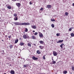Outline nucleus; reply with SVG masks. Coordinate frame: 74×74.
Here are the masks:
<instances>
[{
	"instance_id": "obj_1",
	"label": "nucleus",
	"mask_w": 74,
	"mask_h": 74,
	"mask_svg": "<svg viewBox=\"0 0 74 74\" xmlns=\"http://www.w3.org/2000/svg\"><path fill=\"white\" fill-rule=\"evenodd\" d=\"M13 23H14L15 25H29L30 24L29 23H20L19 22H14Z\"/></svg>"
},
{
	"instance_id": "obj_2",
	"label": "nucleus",
	"mask_w": 74,
	"mask_h": 74,
	"mask_svg": "<svg viewBox=\"0 0 74 74\" xmlns=\"http://www.w3.org/2000/svg\"><path fill=\"white\" fill-rule=\"evenodd\" d=\"M38 33L40 37L42 38V37H43V34H42L40 32H38Z\"/></svg>"
},
{
	"instance_id": "obj_3",
	"label": "nucleus",
	"mask_w": 74,
	"mask_h": 74,
	"mask_svg": "<svg viewBox=\"0 0 74 74\" xmlns=\"http://www.w3.org/2000/svg\"><path fill=\"white\" fill-rule=\"evenodd\" d=\"M53 54L54 56H57V55H58V53L56 51H54L53 52Z\"/></svg>"
},
{
	"instance_id": "obj_4",
	"label": "nucleus",
	"mask_w": 74,
	"mask_h": 74,
	"mask_svg": "<svg viewBox=\"0 0 74 74\" xmlns=\"http://www.w3.org/2000/svg\"><path fill=\"white\" fill-rule=\"evenodd\" d=\"M16 5L18 8H19V7H21V3H16Z\"/></svg>"
},
{
	"instance_id": "obj_5",
	"label": "nucleus",
	"mask_w": 74,
	"mask_h": 74,
	"mask_svg": "<svg viewBox=\"0 0 74 74\" xmlns=\"http://www.w3.org/2000/svg\"><path fill=\"white\" fill-rule=\"evenodd\" d=\"M32 59H33V60H38V58H36L34 56H33L32 57Z\"/></svg>"
},
{
	"instance_id": "obj_6",
	"label": "nucleus",
	"mask_w": 74,
	"mask_h": 74,
	"mask_svg": "<svg viewBox=\"0 0 74 74\" xmlns=\"http://www.w3.org/2000/svg\"><path fill=\"white\" fill-rule=\"evenodd\" d=\"M23 38L24 39H26V38H27V36H26V35H23Z\"/></svg>"
},
{
	"instance_id": "obj_7",
	"label": "nucleus",
	"mask_w": 74,
	"mask_h": 74,
	"mask_svg": "<svg viewBox=\"0 0 74 74\" xmlns=\"http://www.w3.org/2000/svg\"><path fill=\"white\" fill-rule=\"evenodd\" d=\"M39 42L41 44L43 45L44 44H45V43H44V41H42V40H40L39 41Z\"/></svg>"
},
{
	"instance_id": "obj_8",
	"label": "nucleus",
	"mask_w": 74,
	"mask_h": 74,
	"mask_svg": "<svg viewBox=\"0 0 74 74\" xmlns=\"http://www.w3.org/2000/svg\"><path fill=\"white\" fill-rule=\"evenodd\" d=\"M31 27L32 29H34L37 28V27H36V25H32Z\"/></svg>"
},
{
	"instance_id": "obj_9",
	"label": "nucleus",
	"mask_w": 74,
	"mask_h": 74,
	"mask_svg": "<svg viewBox=\"0 0 74 74\" xmlns=\"http://www.w3.org/2000/svg\"><path fill=\"white\" fill-rule=\"evenodd\" d=\"M52 62H51L50 63V64H53L56 63V61H52Z\"/></svg>"
},
{
	"instance_id": "obj_10",
	"label": "nucleus",
	"mask_w": 74,
	"mask_h": 74,
	"mask_svg": "<svg viewBox=\"0 0 74 74\" xmlns=\"http://www.w3.org/2000/svg\"><path fill=\"white\" fill-rule=\"evenodd\" d=\"M32 39H34L35 40H36V37L34 36L33 35L32 36Z\"/></svg>"
},
{
	"instance_id": "obj_11",
	"label": "nucleus",
	"mask_w": 74,
	"mask_h": 74,
	"mask_svg": "<svg viewBox=\"0 0 74 74\" xmlns=\"http://www.w3.org/2000/svg\"><path fill=\"white\" fill-rule=\"evenodd\" d=\"M10 73L12 74H14L15 72L14 71L11 70L10 71Z\"/></svg>"
},
{
	"instance_id": "obj_12",
	"label": "nucleus",
	"mask_w": 74,
	"mask_h": 74,
	"mask_svg": "<svg viewBox=\"0 0 74 74\" xmlns=\"http://www.w3.org/2000/svg\"><path fill=\"white\" fill-rule=\"evenodd\" d=\"M47 7L48 8H50L52 7V6L51 5H47Z\"/></svg>"
},
{
	"instance_id": "obj_13",
	"label": "nucleus",
	"mask_w": 74,
	"mask_h": 74,
	"mask_svg": "<svg viewBox=\"0 0 74 74\" xmlns=\"http://www.w3.org/2000/svg\"><path fill=\"white\" fill-rule=\"evenodd\" d=\"M63 41V40H59L58 42H57V43H60V42H62Z\"/></svg>"
},
{
	"instance_id": "obj_14",
	"label": "nucleus",
	"mask_w": 74,
	"mask_h": 74,
	"mask_svg": "<svg viewBox=\"0 0 74 74\" xmlns=\"http://www.w3.org/2000/svg\"><path fill=\"white\" fill-rule=\"evenodd\" d=\"M25 44H24V43H23L22 42H21L19 44V45H20L21 46H23V45Z\"/></svg>"
},
{
	"instance_id": "obj_15",
	"label": "nucleus",
	"mask_w": 74,
	"mask_h": 74,
	"mask_svg": "<svg viewBox=\"0 0 74 74\" xmlns=\"http://www.w3.org/2000/svg\"><path fill=\"white\" fill-rule=\"evenodd\" d=\"M39 47L40 48V49H42L44 48V47L42 46H39Z\"/></svg>"
},
{
	"instance_id": "obj_16",
	"label": "nucleus",
	"mask_w": 74,
	"mask_h": 74,
	"mask_svg": "<svg viewBox=\"0 0 74 74\" xmlns=\"http://www.w3.org/2000/svg\"><path fill=\"white\" fill-rule=\"evenodd\" d=\"M36 53H38V54H40V53H41V52H40V51L38 50L36 51Z\"/></svg>"
},
{
	"instance_id": "obj_17",
	"label": "nucleus",
	"mask_w": 74,
	"mask_h": 74,
	"mask_svg": "<svg viewBox=\"0 0 74 74\" xmlns=\"http://www.w3.org/2000/svg\"><path fill=\"white\" fill-rule=\"evenodd\" d=\"M27 45L28 47H32V45H31V44L30 43H28Z\"/></svg>"
},
{
	"instance_id": "obj_18",
	"label": "nucleus",
	"mask_w": 74,
	"mask_h": 74,
	"mask_svg": "<svg viewBox=\"0 0 74 74\" xmlns=\"http://www.w3.org/2000/svg\"><path fill=\"white\" fill-rule=\"evenodd\" d=\"M63 45H64V44L63 43H62L61 45L60 46V47H61V48H63Z\"/></svg>"
},
{
	"instance_id": "obj_19",
	"label": "nucleus",
	"mask_w": 74,
	"mask_h": 74,
	"mask_svg": "<svg viewBox=\"0 0 74 74\" xmlns=\"http://www.w3.org/2000/svg\"><path fill=\"white\" fill-rule=\"evenodd\" d=\"M14 21H17L18 20V17H15L14 18Z\"/></svg>"
},
{
	"instance_id": "obj_20",
	"label": "nucleus",
	"mask_w": 74,
	"mask_h": 74,
	"mask_svg": "<svg viewBox=\"0 0 74 74\" xmlns=\"http://www.w3.org/2000/svg\"><path fill=\"white\" fill-rule=\"evenodd\" d=\"M71 37H74V34L73 33H72L71 34Z\"/></svg>"
},
{
	"instance_id": "obj_21",
	"label": "nucleus",
	"mask_w": 74,
	"mask_h": 74,
	"mask_svg": "<svg viewBox=\"0 0 74 74\" xmlns=\"http://www.w3.org/2000/svg\"><path fill=\"white\" fill-rule=\"evenodd\" d=\"M18 39L16 40L15 41V44H16V43H17V42H18Z\"/></svg>"
},
{
	"instance_id": "obj_22",
	"label": "nucleus",
	"mask_w": 74,
	"mask_h": 74,
	"mask_svg": "<svg viewBox=\"0 0 74 74\" xmlns=\"http://www.w3.org/2000/svg\"><path fill=\"white\" fill-rule=\"evenodd\" d=\"M27 66H28V64H27L26 65H24V68H25V67H27Z\"/></svg>"
},
{
	"instance_id": "obj_23",
	"label": "nucleus",
	"mask_w": 74,
	"mask_h": 74,
	"mask_svg": "<svg viewBox=\"0 0 74 74\" xmlns=\"http://www.w3.org/2000/svg\"><path fill=\"white\" fill-rule=\"evenodd\" d=\"M13 16H15V17H16V16H17V14H16V13H14L13 14Z\"/></svg>"
},
{
	"instance_id": "obj_24",
	"label": "nucleus",
	"mask_w": 74,
	"mask_h": 74,
	"mask_svg": "<svg viewBox=\"0 0 74 74\" xmlns=\"http://www.w3.org/2000/svg\"><path fill=\"white\" fill-rule=\"evenodd\" d=\"M25 32H28V29H27V28H25Z\"/></svg>"
},
{
	"instance_id": "obj_25",
	"label": "nucleus",
	"mask_w": 74,
	"mask_h": 74,
	"mask_svg": "<svg viewBox=\"0 0 74 74\" xmlns=\"http://www.w3.org/2000/svg\"><path fill=\"white\" fill-rule=\"evenodd\" d=\"M45 56V55L42 57V59L43 60H45V59H46Z\"/></svg>"
},
{
	"instance_id": "obj_26",
	"label": "nucleus",
	"mask_w": 74,
	"mask_h": 74,
	"mask_svg": "<svg viewBox=\"0 0 74 74\" xmlns=\"http://www.w3.org/2000/svg\"><path fill=\"white\" fill-rule=\"evenodd\" d=\"M67 73V71H64V74H66Z\"/></svg>"
},
{
	"instance_id": "obj_27",
	"label": "nucleus",
	"mask_w": 74,
	"mask_h": 74,
	"mask_svg": "<svg viewBox=\"0 0 74 74\" xmlns=\"http://www.w3.org/2000/svg\"><path fill=\"white\" fill-rule=\"evenodd\" d=\"M65 15H66V16H68V15H69V13L67 12H66L65 13Z\"/></svg>"
},
{
	"instance_id": "obj_28",
	"label": "nucleus",
	"mask_w": 74,
	"mask_h": 74,
	"mask_svg": "<svg viewBox=\"0 0 74 74\" xmlns=\"http://www.w3.org/2000/svg\"><path fill=\"white\" fill-rule=\"evenodd\" d=\"M51 21L52 22H54V21H55V19H51Z\"/></svg>"
},
{
	"instance_id": "obj_29",
	"label": "nucleus",
	"mask_w": 74,
	"mask_h": 74,
	"mask_svg": "<svg viewBox=\"0 0 74 74\" xmlns=\"http://www.w3.org/2000/svg\"><path fill=\"white\" fill-rule=\"evenodd\" d=\"M7 8H8V9H11V7L10 6H8Z\"/></svg>"
},
{
	"instance_id": "obj_30",
	"label": "nucleus",
	"mask_w": 74,
	"mask_h": 74,
	"mask_svg": "<svg viewBox=\"0 0 74 74\" xmlns=\"http://www.w3.org/2000/svg\"><path fill=\"white\" fill-rule=\"evenodd\" d=\"M72 69L73 71H74V67L73 66H72Z\"/></svg>"
},
{
	"instance_id": "obj_31",
	"label": "nucleus",
	"mask_w": 74,
	"mask_h": 74,
	"mask_svg": "<svg viewBox=\"0 0 74 74\" xmlns=\"http://www.w3.org/2000/svg\"><path fill=\"white\" fill-rule=\"evenodd\" d=\"M51 26L52 27H55V25H54V24H51Z\"/></svg>"
},
{
	"instance_id": "obj_32",
	"label": "nucleus",
	"mask_w": 74,
	"mask_h": 74,
	"mask_svg": "<svg viewBox=\"0 0 74 74\" xmlns=\"http://www.w3.org/2000/svg\"><path fill=\"white\" fill-rule=\"evenodd\" d=\"M37 34H38V32H36L34 34V35H35V36H36V35H37Z\"/></svg>"
},
{
	"instance_id": "obj_33",
	"label": "nucleus",
	"mask_w": 74,
	"mask_h": 74,
	"mask_svg": "<svg viewBox=\"0 0 74 74\" xmlns=\"http://www.w3.org/2000/svg\"><path fill=\"white\" fill-rule=\"evenodd\" d=\"M12 47H13V46H12V45H11L9 47L10 48H12Z\"/></svg>"
},
{
	"instance_id": "obj_34",
	"label": "nucleus",
	"mask_w": 74,
	"mask_h": 74,
	"mask_svg": "<svg viewBox=\"0 0 74 74\" xmlns=\"http://www.w3.org/2000/svg\"><path fill=\"white\" fill-rule=\"evenodd\" d=\"M57 36H60V34L59 33H57L56 34Z\"/></svg>"
},
{
	"instance_id": "obj_35",
	"label": "nucleus",
	"mask_w": 74,
	"mask_h": 74,
	"mask_svg": "<svg viewBox=\"0 0 74 74\" xmlns=\"http://www.w3.org/2000/svg\"><path fill=\"white\" fill-rule=\"evenodd\" d=\"M69 30L70 32L72 30V28H71L69 29Z\"/></svg>"
},
{
	"instance_id": "obj_36",
	"label": "nucleus",
	"mask_w": 74,
	"mask_h": 74,
	"mask_svg": "<svg viewBox=\"0 0 74 74\" xmlns=\"http://www.w3.org/2000/svg\"><path fill=\"white\" fill-rule=\"evenodd\" d=\"M43 10H44V9L43 8H41L40 9V10H41V11H42Z\"/></svg>"
},
{
	"instance_id": "obj_37",
	"label": "nucleus",
	"mask_w": 74,
	"mask_h": 74,
	"mask_svg": "<svg viewBox=\"0 0 74 74\" xmlns=\"http://www.w3.org/2000/svg\"><path fill=\"white\" fill-rule=\"evenodd\" d=\"M19 40H20V41H22V38H20L19 39Z\"/></svg>"
},
{
	"instance_id": "obj_38",
	"label": "nucleus",
	"mask_w": 74,
	"mask_h": 74,
	"mask_svg": "<svg viewBox=\"0 0 74 74\" xmlns=\"http://www.w3.org/2000/svg\"><path fill=\"white\" fill-rule=\"evenodd\" d=\"M11 36L10 35V36H8V38H9V39L11 38Z\"/></svg>"
},
{
	"instance_id": "obj_39",
	"label": "nucleus",
	"mask_w": 74,
	"mask_h": 74,
	"mask_svg": "<svg viewBox=\"0 0 74 74\" xmlns=\"http://www.w3.org/2000/svg\"><path fill=\"white\" fill-rule=\"evenodd\" d=\"M29 4L30 5H31V4H32V2H31V1L29 2Z\"/></svg>"
},
{
	"instance_id": "obj_40",
	"label": "nucleus",
	"mask_w": 74,
	"mask_h": 74,
	"mask_svg": "<svg viewBox=\"0 0 74 74\" xmlns=\"http://www.w3.org/2000/svg\"><path fill=\"white\" fill-rule=\"evenodd\" d=\"M12 1H16L17 0H12Z\"/></svg>"
},
{
	"instance_id": "obj_41",
	"label": "nucleus",
	"mask_w": 74,
	"mask_h": 74,
	"mask_svg": "<svg viewBox=\"0 0 74 74\" xmlns=\"http://www.w3.org/2000/svg\"><path fill=\"white\" fill-rule=\"evenodd\" d=\"M7 59H10V57H8V58H7Z\"/></svg>"
},
{
	"instance_id": "obj_42",
	"label": "nucleus",
	"mask_w": 74,
	"mask_h": 74,
	"mask_svg": "<svg viewBox=\"0 0 74 74\" xmlns=\"http://www.w3.org/2000/svg\"><path fill=\"white\" fill-rule=\"evenodd\" d=\"M72 5L73 7L74 6V3L72 4Z\"/></svg>"
},
{
	"instance_id": "obj_43",
	"label": "nucleus",
	"mask_w": 74,
	"mask_h": 74,
	"mask_svg": "<svg viewBox=\"0 0 74 74\" xmlns=\"http://www.w3.org/2000/svg\"><path fill=\"white\" fill-rule=\"evenodd\" d=\"M27 38H29V36H27Z\"/></svg>"
},
{
	"instance_id": "obj_44",
	"label": "nucleus",
	"mask_w": 74,
	"mask_h": 74,
	"mask_svg": "<svg viewBox=\"0 0 74 74\" xmlns=\"http://www.w3.org/2000/svg\"><path fill=\"white\" fill-rule=\"evenodd\" d=\"M33 45H35V46H36V44H34Z\"/></svg>"
},
{
	"instance_id": "obj_45",
	"label": "nucleus",
	"mask_w": 74,
	"mask_h": 74,
	"mask_svg": "<svg viewBox=\"0 0 74 74\" xmlns=\"http://www.w3.org/2000/svg\"><path fill=\"white\" fill-rule=\"evenodd\" d=\"M5 37H6V38H7V35L5 36Z\"/></svg>"
},
{
	"instance_id": "obj_46",
	"label": "nucleus",
	"mask_w": 74,
	"mask_h": 74,
	"mask_svg": "<svg viewBox=\"0 0 74 74\" xmlns=\"http://www.w3.org/2000/svg\"><path fill=\"white\" fill-rule=\"evenodd\" d=\"M52 60H53V61H53V58H52Z\"/></svg>"
},
{
	"instance_id": "obj_47",
	"label": "nucleus",
	"mask_w": 74,
	"mask_h": 74,
	"mask_svg": "<svg viewBox=\"0 0 74 74\" xmlns=\"http://www.w3.org/2000/svg\"><path fill=\"white\" fill-rule=\"evenodd\" d=\"M9 66H11V64H9Z\"/></svg>"
},
{
	"instance_id": "obj_48",
	"label": "nucleus",
	"mask_w": 74,
	"mask_h": 74,
	"mask_svg": "<svg viewBox=\"0 0 74 74\" xmlns=\"http://www.w3.org/2000/svg\"><path fill=\"white\" fill-rule=\"evenodd\" d=\"M34 32H35V31H34V30L33 31V32L34 33Z\"/></svg>"
},
{
	"instance_id": "obj_49",
	"label": "nucleus",
	"mask_w": 74,
	"mask_h": 74,
	"mask_svg": "<svg viewBox=\"0 0 74 74\" xmlns=\"http://www.w3.org/2000/svg\"><path fill=\"white\" fill-rule=\"evenodd\" d=\"M2 41H4V40H2Z\"/></svg>"
},
{
	"instance_id": "obj_50",
	"label": "nucleus",
	"mask_w": 74,
	"mask_h": 74,
	"mask_svg": "<svg viewBox=\"0 0 74 74\" xmlns=\"http://www.w3.org/2000/svg\"><path fill=\"white\" fill-rule=\"evenodd\" d=\"M23 34H25V32H24L23 33Z\"/></svg>"
},
{
	"instance_id": "obj_51",
	"label": "nucleus",
	"mask_w": 74,
	"mask_h": 74,
	"mask_svg": "<svg viewBox=\"0 0 74 74\" xmlns=\"http://www.w3.org/2000/svg\"><path fill=\"white\" fill-rule=\"evenodd\" d=\"M3 52H4V50H3Z\"/></svg>"
},
{
	"instance_id": "obj_52",
	"label": "nucleus",
	"mask_w": 74,
	"mask_h": 74,
	"mask_svg": "<svg viewBox=\"0 0 74 74\" xmlns=\"http://www.w3.org/2000/svg\"><path fill=\"white\" fill-rule=\"evenodd\" d=\"M4 74H6V73H4Z\"/></svg>"
},
{
	"instance_id": "obj_53",
	"label": "nucleus",
	"mask_w": 74,
	"mask_h": 74,
	"mask_svg": "<svg viewBox=\"0 0 74 74\" xmlns=\"http://www.w3.org/2000/svg\"><path fill=\"white\" fill-rule=\"evenodd\" d=\"M1 19V17H0V19Z\"/></svg>"
},
{
	"instance_id": "obj_54",
	"label": "nucleus",
	"mask_w": 74,
	"mask_h": 74,
	"mask_svg": "<svg viewBox=\"0 0 74 74\" xmlns=\"http://www.w3.org/2000/svg\"><path fill=\"white\" fill-rule=\"evenodd\" d=\"M0 34H1V32H0Z\"/></svg>"
}]
</instances>
